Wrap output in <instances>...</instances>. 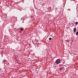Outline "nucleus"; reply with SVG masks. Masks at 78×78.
<instances>
[{
	"label": "nucleus",
	"instance_id": "obj_1",
	"mask_svg": "<svg viewBox=\"0 0 78 78\" xmlns=\"http://www.w3.org/2000/svg\"><path fill=\"white\" fill-rule=\"evenodd\" d=\"M60 62H61L60 59H58L56 60L55 61V63H56V64H59Z\"/></svg>",
	"mask_w": 78,
	"mask_h": 78
},
{
	"label": "nucleus",
	"instance_id": "obj_2",
	"mask_svg": "<svg viewBox=\"0 0 78 78\" xmlns=\"http://www.w3.org/2000/svg\"><path fill=\"white\" fill-rule=\"evenodd\" d=\"M76 28H74L73 31H74V32H76Z\"/></svg>",
	"mask_w": 78,
	"mask_h": 78
},
{
	"label": "nucleus",
	"instance_id": "obj_3",
	"mask_svg": "<svg viewBox=\"0 0 78 78\" xmlns=\"http://www.w3.org/2000/svg\"><path fill=\"white\" fill-rule=\"evenodd\" d=\"M62 69H63V68L62 67H60L59 68L60 70H62Z\"/></svg>",
	"mask_w": 78,
	"mask_h": 78
},
{
	"label": "nucleus",
	"instance_id": "obj_4",
	"mask_svg": "<svg viewBox=\"0 0 78 78\" xmlns=\"http://www.w3.org/2000/svg\"><path fill=\"white\" fill-rule=\"evenodd\" d=\"M78 22H76L75 23V25H78Z\"/></svg>",
	"mask_w": 78,
	"mask_h": 78
},
{
	"label": "nucleus",
	"instance_id": "obj_5",
	"mask_svg": "<svg viewBox=\"0 0 78 78\" xmlns=\"http://www.w3.org/2000/svg\"><path fill=\"white\" fill-rule=\"evenodd\" d=\"M20 30H21V31H23V30H24V29L23 28H22L20 29Z\"/></svg>",
	"mask_w": 78,
	"mask_h": 78
},
{
	"label": "nucleus",
	"instance_id": "obj_6",
	"mask_svg": "<svg viewBox=\"0 0 78 78\" xmlns=\"http://www.w3.org/2000/svg\"><path fill=\"white\" fill-rule=\"evenodd\" d=\"M76 35H78V31H77L76 33Z\"/></svg>",
	"mask_w": 78,
	"mask_h": 78
},
{
	"label": "nucleus",
	"instance_id": "obj_7",
	"mask_svg": "<svg viewBox=\"0 0 78 78\" xmlns=\"http://www.w3.org/2000/svg\"><path fill=\"white\" fill-rule=\"evenodd\" d=\"M49 40L50 41H51V38L50 37L49 38Z\"/></svg>",
	"mask_w": 78,
	"mask_h": 78
},
{
	"label": "nucleus",
	"instance_id": "obj_8",
	"mask_svg": "<svg viewBox=\"0 0 78 78\" xmlns=\"http://www.w3.org/2000/svg\"><path fill=\"white\" fill-rule=\"evenodd\" d=\"M68 11H70V9H68Z\"/></svg>",
	"mask_w": 78,
	"mask_h": 78
},
{
	"label": "nucleus",
	"instance_id": "obj_9",
	"mask_svg": "<svg viewBox=\"0 0 78 78\" xmlns=\"http://www.w3.org/2000/svg\"><path fill=\"white\" fill-rule=\"evenodd\" d=\"M6 62V60H4L3 61V62Z\"/></svg>",
	"mask_w": 78,
	"mask_h": 78
},
{
	"label": "nucleus",
	"instance_id": "obj_10",
	"mask_svg": "<svg viewBox=\"0 0 78 78\" xmlns=\"http://www.w3.org/2000/svg\"><path fill=\"white\" fill-rule=\"evenodd\" d=\"M20 33H22V32L21 31H20Z\"/></svg>",
	"mask_w": 78,
	"mask_h": 78
},
{
	"label": "nucleus",
	"instance_id": "obj_11",
	"mask_svg": "<svg viewBox=\"0 0 78 78\" xmlns=\"http://www.w3.org/2000/svg\"><path fill=\"white\" fill-rule=\"evenodd\" d=\"M53 37L52 38V39H53Z\"/></svg>",
	"mask_w": 78,
	"mask_h": 78
},
{
	"label": "nucleus",
	"instance_id": "obj_12",
	"mask_svg": "<svg viewBox=\"0 0 78 78\" xmlns=\"http://www.w3.org/2000/svg\"><path fill=\"white\" fill-rule=\"evenodd\" d=\"M55 67H56V66H55Z\"/></svg>",
	"mask_w": 78,
	"mask_h": 78
},
{
	"label": "nucleus",
	"instance_id": "obj_13",
	"mask_svg": "<svg viewBox=\"0 0 78 78\" xmlns=\"http://www.w3.org/2000/svg\"><path fill=\"white\" fill-rule=\"evenodd\" d=\"M32 17H33V16H32Z\"/></svg>",
	"mask_w": 78,
	"mask_h": 78
}]
</instances>
